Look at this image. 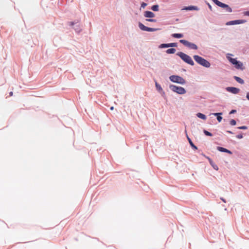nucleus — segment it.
<instances>
[{
	"mask_svg": "<svg viewBox=\"0 0 249 249\" xmlns=\"http://www.w3.org/2000/svg\"><path fill=\"white\" fill-rule=\"evenodd\" d=\"M176 55L179 56L183 61L187 63V64H189L192 66L195 65L194 61L193 60L191 57L189 55L182 52H178L176 53Z\"/></svg>",
	"mask_w": 249,
	"mask_h": 249,
	"instance_id": "obj_1",
	"label": "nucleus"
},
{
	"mask_svg": "<svg viewBox=\"0 0 249 249\" xmlns=\"http://www.w3.org/2000/svg\"><path fill=\"white\" fill-rule=\"evenodd\" d=\"M227 58L236 69L243 70L245 69L243 67V63L241 61L238 60L237 58H232L227 56Z\"/></svg>",
	"mask_w": 249,
	"mask_h": 249,
	"instance_id": "obj_2",
	"label": "nucleus"
},
{
	"mask_svg": "<svg viewBox=\"0 0 249 249\" xmlns=\"http://www.w3.org/2000/svg\"><path fill=\"white\" fill-rule=\"evenodd\" d=\"M169 88L173 92L179 95H183L186 93V90L185 88L180 86H178L173 84H170Z\"/></svg>",
	"mask_w": 249,
	"mask_h": 249,
	"instance_id": "obj_3",
	"label": "nucleus"
},
{
	"mask_svg": "<svg viewBox=\"0 0 249 249\" xmlns=\"http://www.w3.org/2000/svg\"><path fill=\"white\" fill-rule=\"evenodd\" d=\"M169 78L173 83L180 85H184L186 83V80L178 75H172L169 76Z\"/></svg>",
	"mask_w": 249,
	"mask_h": 249,
	"instance_id": "obj_4",
	"label": "nucleus"
},
{
	"mask_svg": "<svg viewBox=\"0 0 249 249\" xmlns=\"http://www.w3.org/2000/svg\"><path fill=\"white\" fill-rule=\"evenodd\" d=\"M179 42L191 49L196 50L198 49V47L196 44L189 42L187 40L180 39L179 40Z\"/></svg>",
	"mask_w": 249,
	"mask_h": 249,
	"instance_id": "obj_5",
	"label": "nucleus"
},
{
	"mask_svg": "<svg viewBox=\"0 0 249 249\" xmlns=\"http://www.w3.org/2000/svg\"><path fill=\"white\" fill-rule=\"evenodd\" d=\"M247 22V20L245 19H235L233 20H230L226 23V25H234L245 23Z\"/></svg>",
	"mask_w": 249,
	"mask_h": 249,
	"instance_id": "obj_6",
	"label": "nucleus"
},
{
	"mask_svg": "<svg viewBox=\"0 0 249 249\" xmlns=\"http://www.w3.org/2000/svg\"><path fill=\"white\" fill-rule=\"evenodd\" d=\"M178 46V43L176 42L168 43H162L160 44L159 48L160 49L168 48L177 47Z\"/></svg>",
	"mask_w": 249,
	"mask_h": 249,
	"instance_id": "obj_7",
	"label": "nucleus"
},
{
	"mask_svg": "<svg viewBox=\"0 0 249 249\" xmlns=\"http://www.w3.org/2000/svg\"><path fill=\"white\" fill-rule=\"evenodd\" d=\"M225 89L226 91L234 94H238L240 90L239 88L234 87H227Z\"/></svg>",
	"mask_w": 249,
	"mask_h": 249,
	"instance_id": "obj_8",
	"label": "nucleus"
},
{
	"mask_svg": "<svg viewBox=\"0 0 249 249\" xmlns=\"http://www.w3.org/2000/svg\"><path fill=\"white\" fill-rule=\"evenodd\" d=\"M182 10L185 11H198L199 10V8L197 6L191 5L184 6L182 8Z\"/></svg>",
	"mask_w": 249,
	"mask_h": 249,
	"instance_id": "obj_9",
	"label": "nucleus"
},
{
	"mask_svg": "<svg viewBox=\"0 0 249 249\" xmlns=\"http://www.w3.org/2000/svg\"><path fill=\"white\" fill-rule=\"evenodd\" d=\"M204 157H205L209 161L210 164L212 166V167L215 170H218V166L215 164V163L213 161V160L208 156H207L205 155H203Z\"/></svg>",
	"mask_w": 249,
	"mask_h": 249,
	"instance_id": "obj_10",
	"label": "nucleus"
},
{
	"mask_svg": "<svg viewBox=\"0 0 249 249\" xmlns=\"http://www.w3.org/2000/svg\"><path fill=\"white\" fill-rule=\"evenodd\" d=\"M219 7L225 9L228 12L231 13L232 11V8L229 5L222 2L219 4Z\"/></svg>",
	"mask_w": 249,
	"mask_h": 249,
	"instance_id": "obj_11",
	"label": "nucleus"
},
{
	"mask_svg": "<svg viewBox=\"0 0 249 249\" xmlns=\"http://www.w3.org/2000/svg\"><path fill=\"white\" fill-rule=\"evenodd\" d=\"M143 16L145 18H151L155 17V15L153 12L151 11H145L144 12Z\"/></svg>",
	"mask_w": 249,
	"mask_h": 249,
	"instance_id": "obj_12",
	"label": "nucleus"
},
{
	"mask_svg": "<svg viewBox=\"0 0 249 249\" xmlns=\"http://www.w3.org/2000/svg\"><path fill=\"white\" fill-rule=\"evenodd\" d=\"M186 137H187V140H188L191 148L193 150H197L198 149L197 147L194 144V143L192 142V140L191 139V138L190 137H189V136H188L187 133H186Z\"/></svg>",
	"mask_w": 249,
	"mask_h": 249,
	"instance_id": "obj_13",
	"label": "nucleus"
},
{
	"mask_svg": "<svg viewBox=\"0 0 249 249\" xmlns=\"http://www.w3.org/2000/svg\"><path fill=\"white\" fill-rule=\"evenodd\" d=\"M193 58L195 61L199 65L201 63L202 61L204 59L203 57L198 55H194L193 56Z\"/></svg>",
	"mask_w": 249,
	"mask_h": 249,
	"instance_id": "obj_14",
	"label": "nucleus"
},
{
	"mask_svg": "<svg viewBox=\"0 0 249 249\" xmlns=\"http://www.w3.org/2000/svg\"><path fill=\"white\" fill-rule=\"evenodd\" d=\"M200 65L204 67L208 68L211 66V63L209 61L204 58Z\"/></svg>",
	"mask_w": 249,
	"mask_h": 249,
	"instance_id": "obj_15",
	"label": "nucleus"
},
{
	"mask_svg": "<svg viewBox=\"0 0 249 249\" xmlns=\"http://www.w3.org/2000/svg\"><path fill=\"white\" fill-rule=\"evenodd\" d=\"M233 78L236 82L240 84H244L245 83L244 80L240 77L237 76H234Z\"/></svg>",
	"mask_w": 249,
	"mask_h": 249,
	"instance_id": "obj_16",
	"label": "nucleus"
},
{
	"mask_svg": "<svg viewBox=\"0 0 249 249\" xmlns=\"http://www.w3.org/2000/svg\"><path fill=\"white\" fill-rule=\"evenodd\" d=\"M73 29L75 30V32L79 34L82 31V29L80 27V24H76L72 26Z\"/></svg>",
	"mask_w": 249,
	"mask_h": 249,
	"instance_id": "obj_17",
	"label": "nucleus"
},
{
	"mask_svg": "<svg viewBox=\"0 0 249 249\" xmlns=\"http://www.w3.org/2000/svg\"><path fill=\"white\" fill-rule=\"evenodd\" d=\"M196 116L198 118H200L203 120H206L207 119V116L204 114L201 113V112H198L196 114Z\"/></svg>",
	"mask_w": 249,
	"mask_h": 249,
	"instance_id": "obj_18",
	"label": "nucleus"
},
{
	"mask_svg": "<svg viewBox=\"0 0 249 249\" xmlns=\"http://www.w3.org/2000/svg\"><path fill=\"white\" fill-rule=\"evenodd\" d=\"M138 26L141 30L147 32L148 27L145 26L142 22H139L138 23Z\"/></svg>",
	"mask_w": 249,
	"mask_h": 249,
	"instance_id": "obj_19",
	"label": "nucleus"
},
{
	"mask_svg": "<svg viewBox=\"0 0 249 249\" xmlns=\"http://www.w3.org/2000/svg\"><path fill=\"white\" fill-rule=\"evenodd\" d=\"M171 36L176 38H181L183 37V34L182 33H173Z\"/></svg>",
	"mask_w": 249,
	"mask_h": 249,
	"instance_id": "obj_20",
	"label": "nucleus"
},
{
	"mask_svg": "<svg viewBox=\"0 0 249 249\" xmlns=\"http://www.w3.org/2000/svg\"><path fill=\"white\" fill-rule=\"evenodd\" d=\"M176 51V49L173 48L168 49L165 51V52L167 54H174Z\"/></svg>",
	"mask_w": 249,
	"mask_h": 249,
	"instance_id": "obj_21",
	"label": "nucleus"
},
{
	"mask_svg": "<svg viewBox=\"0 0 249 249\" xmlns=\"http://www.w3.org/2000/svg\"><path fill=\"white\" fill-rule=\"evenodd\" d=\"M79 21H80V20L79 19H75L74 21L69 22L68 25L72 27L75 25L79 24L78 23H79Z\"/></svg>",
	"mask_w": 249,
	"mask_h": 249,
	"instance_id": "obj_22",
	"label": "nucleus"
},
{
	"mask_svg": "<svg viewBox=\"0 0 249 249\" xmlns=\"http://www.w3.org/2000/svg\"><path fill=\"white\" fill-rule=\"evenodd\" d=\"M155 82V87L156 89L158 91V92H160L163 90L160 84H159L156 81Z\"/></svg>",
	"mask_w": 249,
	"mask_h": 249,
	"instance_id": "obj_23",
	"label": "nucleus"
},
{
	"mask_svg": "<svg viewBox=\"0 0 249 249\" xmlns=\"http://www.w3.org/2000/svg\"><path fill=\"white\" fill-rule=\"evenodd\" d=\"M151 9L154 12H157L159 10V5L157 4L153 5L151 7Z\"/></svg>",
	"mask_w": 249,
	"mask_h": 249,
	"instance_id": "obj_24",
	"label": "nucleus"
},
{
	"mask_svg": "<svg viewBox=\"0 0 249 249\" xmlns=\"http://www.w3.org/2000/svg\"><path fill=\"white\" fill-rule=\"evenodd\" d=\"M203 132L204 134L207 136L212 137L213 136V134L211 132L207 131L206 129H203Z\"/></svg>",
	"mask_w": 249,
	"mask_h": 249,
	"instance_id": "obj_25",
	"label": "nucleus"
},
{
	"mask_svg": "<svg viewBox=\"0 0 249 249\" xmlns=\"http://www.w3.org/2000/svg\"><path fill=\"white\" fill-rule=\"evenodd\" d=\"M226 148H224L223 147H221V146H217L216 147V149L219 151V152H223L224 153L225 150H226Z\"/></svg>",
	"mask_w": 249,
	"mask_h": 249,
	"instance_id": "obj_26",
	"label": "nucleus"
},
{
	"mask_svg": "<svg viewBox=\"0 0 249 249\" xmlns=\"http://www.w3.org/2000/svg\"><path fill=\"white\" fill-rule=\"evenodd\" d=\"M159 30H160L159 28H151V27H148L147 32H155V31H158Z\"/></svg>",
	"mask_w": 249,
	"mask_h": 249,
	"instance_id": "obj_27",
	"label": "nucleus"
},
{
	"mask_svg": "<svg viewBox=\"0 0 249 249\" xmlns=\"http://www.w3.org/2000/svg\"><path fill=\"white\" fill-rule=\"evenodd\" d=\"M222 114H223V113L220 112L212 113L210 115H213L217 117V116H222Z\"/></svg>",
	"mask_w": 249,
	"mask_h": 249,
	"instance_id": "obj_28",
	"label": "nucleus"
},
{
	"mask_svg": "<svg viewBox=\"0 0 249 249\" xmlns=\"http://www.w3.org/2000/svg\"><path fill=\"white\" fill-rule=\"evenodd\" d=\"M230 124L232 126L235 125L236 124V121L234 119H231L230 121Z\"/></svg>",
	"mask_w": 249,
	"mask_h": 249,
	"instance_id": "obj_29",
	"label": "nucleus"
},
{
	"mask_svg": "<svg viewBox=\"0 0 249 249\" xmlns=\"http://www.w3.org/2000/svg\"><path fill=\"white\" fill-rule=\"evenodd\" d=\"M238 129L246 130L248 129V127L246 125H242L237 127Z\"/></svg>",
	"mask_w": 249,
	"mask_h": 249,
	"instance_id": "obj_30",
	"label": "nucleus"
},
{
	"mask_svg": "<svg viewBox=\"0 0 249 249\" xmlns=\"http://www.w3.org/2000/svg\"><path fill=\"white\" fill-rule=\"evenodd\" d=\"M236 137L239 139H242L243 138V133L241 132H240L239 134L236 136Z\"/></svg>",
	"mask_w": 249,
	"mask_h": 249,
	"instance_id": "obj_31",
	"label": "nucleus"
},
{
	"mask_svg": "<svg viewBox=\"0 0 249 249\" xmlns=\"http://www.w3.org/2000/svg\"><path fill=\"white\" fill-rule=\"evenodd\" d=\"M147 5V4L146 3L144 2H142L141 4L140 10H141L142 8H144Z\"/></svg>",
	"mask_w": 249,
	"mask_h": 249,
	"instance_id": "obj_32",
	"label": "nucleus"
},
{
	"mask_svg": "<svg viewBox=\"0 0 249 249\" xmlns=\"http://www.w3.org/2000/svg\"><path fill=\"white\" fill-rule=\"evenodd\" d=\"M146 20L147 21L151 22H157V20L156 19H154L152 18L146 19Z\"/></svg>",
	"mask_w": 249,
	"mask_h": 249,
	"instance_id": "obj_33",
	"label": "nucleus"
},
{
	"mask_svg": "<svg viewBox=\"0 0 249 249\" xmlns=\"http://www.w3.org/2000/svg\"><path fill=\"white\" fill-rule=\"evenodd\" d=\"M159 92L161 94L162 97H163L164 99H166L165 93L163 91V90H162V91H160Z\"/></svg>",
	"mask_w": 249,
	"mask_h": 249,
	"instance_id": "obj_34",
	"label": "nucleus"
},
{
	"mask_svg": "<svg viewBox=\"0 0 249 249\" xmlns=\"http://www.w3.org/2000/svg\"><path fill=\"white\" fill-rule=\"evenodd\" d=\"M216 5L219 6V4L221 3V1H220L218 0H212Z\"/></svg>",
	"mask_w": 249,
	"mask_h": 249,
	"instance_id": "obj_35",
	"label": "nucleus"
},
{
	"mask_svg": "<svg viewBox=\"0 0 249 249\" xmlns=\"http://www.w3.org/2000/svg\"><path fill=\"white\" fill-rule=\"evenodd\" d=\"M224 153H228V154H230V155H231V154H232V152L231 151V150H229V149H227V148L226 149V150H225V151Z\"/></svg>",
	"mask_w": 249,
	"mask_h": 249,
	"instance_id": "obj_36",
	"label": "nucleus"
},
{
	"mask_svg": "<svg viewBox=\"0 0 249 249\" xmlns=\"http://www.w3.org/2000/svg\"><path fill=\"white\" fill-rule=\"evenodd\" d=\"M222 119H223V118H222V116H217V118H216V119L219 123L221 122Z\"/></svg>",
	"mask_w": 249,
	"mask_h": 249,
	"instance_id": "obj_37",
	"label": "nucleus"
},
{
	"mask_svg": "<svg viewBox=\"0 0 249 249\" xmlns=\"http://www.w3.org/2000/svg\"><path fill=\"white\" fill-rule=\"evenodd\" d=\"M243 15L245 16L249 17V10L246 11H244L243 13Z\"/></svg>",
	"mask_w": 249,
	"mask_h": 249,
	"instance_id": "obj_38",
	"label": "nucleus"
},
{
	"mask_svg": "<svg viewBox=\"0 0 249 249\" xmlns=\"http://www.w3.org/2000/svg\"><path fill=\"white\" fill-rule=\"evenodd\" d=\"M142 189L146 192H147L149 189V187L148 186L144 185V187L142 188Z\"/></svg>",
	"mask_w": 249,
	"mask_h": 249,
	"instance_id": "obj_39",
	"label": "nucleus"
},
{
	"mask_svg": "<svg viewBox=\"0 0 249 249\" xmlns=\"http://www.w3.org/2000/svg\"><path fill=\"white\" fill-rule=\"evenodd\" d=\"M236 109H232L231 110L230 112H229V114H234L236 112Z\"/></svg>",
	"mask_w": 249,
	"mask_h": 249,
	"instance_id": "obj_40",
	"label": "nucleus"
},
{
	"mask_svg": "<svg viewBox=\"0 0 249 249\" xmlns=\"http://www.w3.org/2000/svg\"><path fill=\"white\" fill-rule=\"evenodd\" d=\"M207 5L211 11H212V7L211 5L208 2L206 1Z\"/></svg>",
	"mask_w": 249,
	"mask_h": 249,
	"instance_id": "obj_41",
	"label": "nucleus"
},
{
	"mask_svg": "<svg viewBox=\"0 0 249 249\" xmlns=\"http://www.w3.org/2000/svg\"><path fill=\"white\" fill-rule=\"evenodd\" d=\"M246 98L249 101V92H248L246 94Z\"/></svg>",
	"mask_w": 249,
	"mask_h": 249,
	"instance_id": "obj_42",
	"label": "nucleus"
},
{
	"mask_svg": "<svg viewBox=\"0 0 249 249\" xmlns=\"http://www.w3.org/2000/svg\"><path fill=\"white\" fill-rule=\"evenodd\" d=\"M220 199L224 203H226V200L225 198H224L223 197H220Z\"/></svg>",
	"mask_w": 249,
	"mask_h": 249,
	"instance_id": "obj_43",
	"label": "nucleus"
},
{
	"mask_svg": "<svg viewBox=\"0 0 249 249\" xmlns=\"http://www.w3.org/2000/svg\"><path fill=\"white\" fill-rule=\"evenodd\" d=\"M226 132L227 133H229V134H233V133L231 131V130H226Z\"/></svg>",
	"mask_w": 249,
	"mask_h": 249,
	"instance_id": "obj_44",
	"label": "nucleus"
},
{
	"mask_svg": "<svg viewBox=\"0 0 249 249\" xmlns=\"http://www.w3.org/2000/svg\"><path fill=\"white\" fill-rule=\"evenodd\" d=\"M13 92L12 91H10V92H9V95H10V96H12V95H13Z\"/></svg>",
	"mask_w": 249,
	"mask_h": 249,
	"instance_id": "obj_45",
	"label": "nucleus"
},
{
	"mask_svg": "<svg viewBox=\"0 0 249 249\" xmlns=\"http://www.w3.org/2000/svg\"><path fill=\"white\" fill-rule=\"evenodd\" d=\"M113 109H114V107H110V109L111 110H112Z\"/></svg>",
	"mask_w": 249,
	"mask_h": 249,
	"instance_id": "obj_46",
	"label": "nucleus"
},
{
	"mask_svg": "<svg viewBox=\"0 0 249 249\" xmlns=\"http://www.w3.org/2000/svg\"><path fill=\"white\" fill-rule=\"evenodd\" d=\"M182 71H186V70H185V69H182Z\"/></svg>",
	"mask_w": 249,
	"mask_h": 249,
	"instance_id": "obj_47",
	"label": "nucleus"
},
{
	"mask_svg": "<svg viewBox=\"0 0 249 249\" xmlns=\"http://www.w3.org/2000/svg\"><path fill=\"white\" fill-rule=\"evenodd\" d=\"M228 55H232L231 54H230V53H228Z\"/></svg>",
	"mask_w": 249,
	"mask_h": 249,
	"instance_id": "obj_48",
	"label": "nucleus"
}]
</instances>
